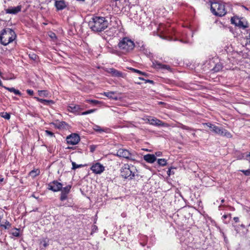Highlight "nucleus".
<instances>
[{
	"instance_id": "obj_1",
	"label": "nucleus",
	"mask_w": 250,
	"mask_h": 250,
	"mask_svg": "<svg viewBox=\"0 0 250 250\" xmlns=\"http://www.w3.org/2000/svg\"><path fill=\"white\" fill-rule=\"evenodd\" d=\"M108 25V21L104 17H95L89 21V27L94 32H102L105 29Z\"/></svg>"
},
{
	"instance_id": "obj_2",
	"label": "nucleus",
	"mask_w": 250,
	"mask_h": 250,
	"mask_svg": "<svg viewBox=\"0 0 250 250\" xmlns=\"http://www.w3.org/2000/svg\"><path fill=\"white\" fill-rule=\"evenodd\" d=\"M117 46L123 54H126L133 50L135 44L131 39L125 37L120 40Z\"/></svg>"
},
{
	"instance_id": "obj_3",
	"label": "nucleus",
	"mask_w": 250,
	"mask_h": 250,
	"mask_svg": "<svg viewBox=\"0 0 250 250\" xmlns=\"http://www.w3.org/2000/svg\"><path fill=\"white\" fill-rule=\"evenodd\" d=\"M16 35L12 29L6 28L1 31L0 35V42L6 46L15 40Z\"/></svg>"
},
{
	"instance_id": "obj_4",
	"label": "nucleus",
	"mask_w": 250,
	"mask_h": 250,
	"mask_svg": "<svg viewBox=\"0 0 250 250\" xmlns=\"http://www.w3.org/2000/svg\"><path fill=\"white\" fill-rule=\"evenodd\" d=\"M137 172L136 167L132 165L124 164L121 169V176L128 180L133 179L136 175H137Z\"/></svg>"
},
{
	"instance_id": "obj_5",
	"label": "nucleus",
	"mask_w": 250,
	"mask_h": 250,
	"mask_svg": "<svg viewBox=\"0 0 250 250\" xmlns=\"http://www.w3.org/2000/svg\"><path fill=\"white\" fill-rule=\"evenodd\" d=\"M210 10L214 15L219 17L224 16L227 13L225 5L219 2H211Z\"/></svg>"
},
{
	"instance_id": "obj_6",
	"label": "nucleus",
	"mask_w": 250,
	"mask_h": 250,
	"mask_svg": "<svg viewBox=\"0 0 250 250\" xmlns=\"http://www.w3.org/2000/svg\"><path fill=\"white\" fill-rule=\"evenodd\" d=\"M231 22L240 28L244 29L248 27L247 22L242 18H239L238 17H233L231 19Z\"/></svg>"
},
{
	"instance_id": "obj_7",
	"label": "nucleus",
	"mask_w": 250,
	"mask_h": 250,
	"mask_svg": "<svg viewBox=\"0 0 250 250\" xmlns=\"http://www.w3.org/2000/svg\"><path fill=\"white\" fill-rule=\"evenodd\" d=\"M115 155L118 157H123L128 160H133L131 153L125 149L120 148L118 149Z\"/></svg>"
},
{
	"instance_id": "obj_8",
	"label": "nucleus",
	"mask_w": 250,
	"mask_h": 250,
	"mask_svg": "<svg viewBox=\"0 0 250 250\" xmlns=\"http://www.w3.org/2000/svg\"><path fill=\"white\" fill-rule=\"evenodd\" d=\"M105 71L109 74L112 77L124 78L126 77V74L121 71H119L113 68H108L105 69Z\"/></svg>"
},
{
	"instance_id": "obj_9",
	"label": "nucleus",
	"mask_w": 250,
	"mask_h": 250,
	"mask_svg": "<svg viewBox=\"0 0 250 250\" xmlns=\"http://www.w3.org/2000/svg\"><path fill=\"white\" fill-rule=\"evenodd\" d=\"M63 185L56 180L50 182L48 185V189L54 192L60 191L62 189Z\"/></svg>"
},
{
	"instance_id": "obj_10",
	"label": "nucleus",
	"mask_w": 250,
	"mask_h": 250,
	"mask_svg": "<svg viewBox=\"0 0 250 250\" xmlns=\"http://www.w3.org/2000/svg\"><path fill=\"white\" fill-rule=\"evenodd\" d=\"M67 143L71 145H75L80 141V136L75 133L72 134L66 137Z\"/></svg>"
},
{
	"instance_id": "obj_11",
	"label": "nucleus",
	"mask_w": 250,
	"mask_h": 250,
	"mask_svg": "<svg viewBox=\"0 0 250 250\" xmlns=\"http://www.w3.org/2000/svg\"><path fill=\"white\" fill-rule=\"evenodd\" d=\"M213 128H214L213 130V132L217 135L222 136H226L227 138H230L231 137V134L227 130L224 129L222 127H219L216 125V126L214 127Z\"/></svg>"
},
{
	"instance_id": "obj_12",
	"label": "nucleus",
	"mask_w": 250,
	"mask_h": 250,
	"mask_svg": "<svg viewBox=\"0 0 250 250\" xmlns=\"http://www.w3.org/2000/svg\"><path fill=\"white\" fill-rule=\"evenodd\" d=\"M71 185H68L66 187L62 188L61 189V193L60 195V200L62 201H64L67 198V195L69 193L71 188Z\"/></svg>"
},
{
	"instance_id": "obj_13",
	"label": "nucleus",
	"mask_w": 250,
	"mask_h": 250,
	"mask_svg": "<svg viewBox=\"0 0 250 250\" xmlns=\"http://www.w3.org/2000/svg\"><path fill=\"white\" fill-rule=\"evenodd\" d=\"M91 170L96 174H101L104 170V167L100 163H97L92 166Z\"/></svg>"
},
{
	"instance_id": "obj_14",
	"label": "nucleus",
	"mask_w": 250,
	"mask_h": 250,
	"mask_svg": "<svg viewBox=\"0 0 250 250\" xmlns=\"http://www.w3.org/2000/svg\"><path fill=\"white\" fill-rule=\"evenodd\" d=\"M147 120L148 123L153 125L164 126L165 125L162 121L154 117H150Z\"/></svg>"
},
{
	"instance_id": "obj_15",
	"label": "nucleus",
	"mask_w": 250,
	"mask_h": 250,
	"mask_svg": "<svg viewBox=\"0 0 250 250\" xmlns=\"http://www.w3.org/2000/svg\"><path fill=\"white\" fill-rule=\"evenodd\" d=\"M21 6L19 5L16 7H10L5 9L6 14H16L21 11Z\"/></svg>"
},
{
	"instance_id": "obj_16",
	"label": "nucleus",
	"mask_w": 250,
	"mask_h": 250,
	"mask_svg": "<svg viewBox=\"0 0 250 250\" xmlns=\"http://www.w3.org/2000/svg\"><path fill=\"white\" fill-rule=\"evenodd\" d=\"M55 6L58 10H62L66 7L67 4L63 0H55Z\"/></svg>"
},
{
	"instance_id": "obj_17",
	"label": "nucleus",
	"mask_w": 250,
	"mask_h": 250,
	"mask_svg": "<svg viewBox=\"0 0 250 250\" xmlns=\"http://www.w3.org/2000/svg\"><path fill=\"white\" fill-rule=\"evenodd\" d=\"M144 160L149 163H153L156 160V157L154 154H147L143 157Z\"/></svg>"
},
{
	"instance_id": "obj_18",
	"label": "nucleus",
	"mask_w": 250,
	"mask_h": 250,
	"mask_svg": "<svg viewBox=\"0 0 250 250\" xmlns=\"http://www.w3.org/2000/svg\"><path fill=\"white\" fill-rule=\"evenodd\" d=\"M80 105L74 104H70L67 106V110L71 112L77 113L81 110Z\"/></svg>"
},
{
	"instance_id": "obj_19",
	"label": "nucleus",
	"mask_w": 250,
	"mask_h": 250,
	"mask_svg": "<svg viewBox=\"0 0 250 250\" xmlns=\"http://www.w3.org/2000/svg\"><path fill=\"white\" fill-rule=\"evenodd\" d=\"M34 98L35 99H36L37 101L42 103L44 105H50L55 103L54 101L53 100L42 99H40V98L36 97H35Z\"/></svg>"
},
{
	"instance_id": "obj_20",
	"label": "nucleus",
	"mask_w": 250,
	"mask_h": 250,
	"mask_svg": "<svg viewBox=\"0 0 250 250\" xmlns=\"http://www.w3.org/2000/svg\"><path fill=\"white\" fill-rule=\"evenodd\" d=\"M153 65H155L156 68L166 69L168 70L170 69V67L169 65L163 64L157 62H156V63H153Z\"/></svg>"
},
{
	"instance_id": "obj_21",
	"label": "nucleus",
	"mask_w": 250,
	"mask_h": 250,
	"mask_svg": "<svg viewBox=\"0 0 250 250\" xmlns=\"http://www.w3.org/2000/svg\"><path fill=\"white\" fill-rule=\"evenodd\" d=\"M4 88L11 92H13L15 95H20V96H21V92L19 90L16 89L14 87L10 88V87L4 86Z\"/></svg>"
},
{
	"instance_id": "obj_22",
	"label": "nucleus",
	"mask_w": 250,
	"mask_h": 250,
	"mask_svg": "<svg viewBox=\"0 0 250 250\" xmlns=\"http://www.w3.org/2000/svg\"><path fill=\"white\" fill-rule=\"evenodd\" d=\"M114 94H115L114 92L110 91V92H104V94L105 96H106L107 97H108L110 99H113V100H117L118 98L116 96H114Z\"/></svg>"
},
{
	"instance_id": "obj_23",
	"label": "nucleus",
	"mask_w": 250,
	"mask_h": 250,
	"mask_svg": "<svg viewBox=\"0 0 250 250\" xmlns=\"http://www.w3.org/2000/svg\"><path fill=\"white\" fill-rule=\"evenodd\" d=\"M40 172V171L38 169H34L29 172V175L33 178H34L39 175Z\"/></svg>"
},
{
	"instance_id": "obj_24",
	"label": "nucleus",
	"mask_w": 250,
	"mask_h": 250,
	"mask_svg": "<svg viewBox=\"0 0 250 250\" xmlns=\"http://www.w3.org/2000/svg\"><path fill=\"white\" fill-rule=\"evenodd\" d=\"M66 126H67V124L65 122H61L56 125V127L59 129L65 128Z\"/></svg>"
},
{
	"instance_id": "obj_25",
	"label": "nucleus",
	"mask_w": 250,
	"mask_h": 250,
	"mask_svg": "<svg viewBox=\"0 0 250 250\" xmlns=\"http://www.w3.org/2000/svg\"><path fill=\"white\" fill-rule=\"evenodd\" d=\"M11 234L15 237L20 236V229L17 228H14L11 231Z\"/></svg>"
},
{
	"instance_id": "obj_26",
	"label": "nucleus",
	"mask_w": 250,
	"mask_h": 250,
	"mask_svg": "<svg viewBox=\"0 0 250 250\" xmlns=\"http://www.w3.org/2000/svg\"><path fill=\"white\" fill-rule=\"evenodd\" d=\"M157 163L159 166L162 167L166 166L167 164V160L165 159H158Z\"/></svg>"
},
{
	"instance_id": "obj_27",
	"label": "nucleus",
	"mask_w": 250,
	"mask_h": 250,
	"mask_svg": "<svg viewBox=\"0 0 250 250\" xmlns=\"http://www.w3.org/2000/svg\"><path fill=\"white\" fill-rule=\"evenodd\" d=\"M93 128L95 131L99 133H102L105 131L104 130L102 129L100 126L95 125H94Z\"/></svg>"
},
{
	"instance_id": "obj_28",
	"label": "nucleus",
	"mask_w": 250,
	"mask_h": 250,
	"mask_svg": "<svg viewBox=\"0 0 250 250\" xmlns=\"http://www.w3.org/2000/svg\"><path fill=\"white\" fill-rule=\"evenodd\" d=\"M204 126H207L208 127L211 131L213 132V130H214L213 128L214 127H215L216 125H215L212 124L210 123H207L203 124Z\"/></svg>"
},
{
	"instance_id": "obj_29",
	"label": "nucleus",
	"mask_w": 250,
	"mask_h": 250,
	"mask_svg": "<svg viewBox=\"0 0 250 250\" xmlns=\"http://www.w3.org/2000/svg\"><path fill=\"white\" fill-rule=\"evenodd\" d=\"M0 115L1 117L7 120H9L10 118V115L8 113L3 112H1Z\"/></svg>"
},
{
	"instance_id": "obj_30",
	"label": "nucleus",
	"mask_w": 250,
	"mask_h": 250,
	"mask_svg": "<svg viewBox=\"0 0 250 250\" xmlns=\"http://www.w3.org/2000/svg\"><path fill=\"white\" fill-rule=\"evenodd\" d=\"M38 93L40 96L44 97H47L48 94V92L46 90H39Z\"/></svg>"
},
{
	"instance_id": "obj_31",
	"label": "nucleus",
	"mask_w": 250,
	"mask_h": 250,
	"mask_svg": "<svg viewBox=\"0 0 250 250\" xmlns=\"http://www.w3.org/2000/svg\"><path fill=\"white\" fill-rule=\"evenodd\" d=\"M0 226L3 227L4 229H8L11 226V224L8 221H6L5 224H1Z\"/></svg>"
},
{
	"instance_id": "obj_32",
	"label": "nucleus",
	"mask_w": 250,
	"mask_h": 250,
	"mask_svg": "<svg viewBox=\"0 0 250 250\" xmlns=\"http://www.w3.org/2000/svg\"><path fill=\"white\" fill-rule=\"evenodd\" d=\"M130 70H131L132 72L137 73L139 74L143 75H146V74L145 72H143L138 69H136L134 68L130 67L129 68Z\"/></svg>"
},
{
	"instance_id": "obj_33",
	"label": "nucleus",
	"mask_w": 250,
	"mask_h": 250,
	"mask_svg": "<svg viewBox=\"0 0 250 250\" xmlns=\"http://www.w3.org/2000/svg\"><path fill=\"white\" fill-rule=\"evenodd\" d=\"M222 69V66L221 64H217L214 67L213 70L215 72L219 71Z\"/></svg>"
},
{
	"instance_id": "obj_34",
	"label": "nucleus",
	"mask_w": 250,
	"mask_h": 250,
	"mask_svg": "<svg viewBox=\"0 0 250 250\" xmlns=\"http://www.w3.org/2000/svg\"><path fill=\"white\" fill-rule=\"evenodd\" d=\"M72 169H76V168L81 167H83L82 165H77L75 162H73L72 163Z\"/></svg>"
},
{
	"instance_id": "obj_35",
	"label": "nucleus",
	"mask_w": 250,
	"mask_h": 250,
	"mask_svg": "<svg viewBox=\"0 0 250 250\" xmlns=\"http://www.w3.org/2000/svg\"><path fill=\"white\" fill-rule=\"evenodd\" d=\"M96 110V109H90V110H87L85 112H83L82 113V115H87V114H90V113H93L94 112H95V111Z\"/></svg>"
},
{
	"instance_id": "obj_36",
	"label": "nucleus",
	"mask_w": 250,
	"mask_h": 250,
	"mask_svg": "<svg viewBox=\"0 0 250 250\" xmlns=\"http://www.w3.org/2000/svg\"><path fill=\"white\" fill-rule=\"evenodd\" d=\"M45 132L46 135L49 136L50 137L54 136V134L49 130H46L45 131Z\"/></svg>"
},
{
	"instance_id": "obj_37",
	"label": "nucleus",
	"mask_w": 250,
	"mask_h": 250,
	"mask_svg": "<svg viewBox=\"0 0 250 250\" xmlns=\"http://www.w3.org/2000/svg\"><path fill=\"white\" fill-rule=\"evenodd\" d=\"M241 171L246 176L250 175V169L248 170H243Z\"/></svg>"
},
{
	"instance_id": "obj_38",
	"label": "nucleus",
	"mask_w": 250,
	"mask_h": 250,
	"mask_svg": "<svg viewBox=\"0 0 250 250\" xmlns=\"http://www.w3.org/2000/svg\"><path fill=\"white\" fill-rule=\"evenodd\" d=\"M98 230V227L96 225H93L92 227V231L91 233L96 232Z\"/></svg>"
},
{
	"instance_id": "obj_39",
	"label": "nucleus",
	"mask_w": 250,
	"mask_h": 250,
	"mask_svg": "<svg viewBox=\"0 0 250 250\" xmlns=\"http://www.w3.org/2000/svg\"><path fill=\"white\" fill-rule=\"evenodd\" d=\"M4 210L3 209L0 208V222H1V220L3 216Z\"/></svg>"
},
{
	"instance_id": "obj_40",
	"label": "nucleus",
	"mask_w": 250,
	"mask_h": 250,
	"mask_svg": "<svg viewBox=\"0 0 250 250\" xmlns=\"http://www.w3.org/2000/svg\"><path fill=\"white\" fill-rule=\"evenodd\" d=\"M49 37L52 39L54 40L56 39V34L54 33L51 32L49 34Z\"/></svg>"
},
{
	"instance_id": "obj_41",
	"label": "nucleus",
	"mask_w": 250,
	"mask_h": 250,
	"mask_svg": "<svg viewBox=\"0 0 250 250\" xmlns=\"http://www.w3.org/2000/svg\"><path fill=\"white\" fill-rule=\"evenodd\" d=\"M29 57L31 59H32L33 60H36L37 58V56L34 54H33L32 55L30 54Z\"/></svg>"
},
{
	"instance_id": "obj_42",
	"label": "nucleus",
	"mask_w": 250,
	"mask_h": 250,
	"mask_svg": "<svg viewBox=\"0 0 250 250\" xmlns=\"http://www.w3.org/2000/svg\"><path fill=\"white\" fill-rule=\"evenodd\" d=\"M41 243L42 244L43 246L45 248L48 245L47 242L45 240H43Z\"/></svg>"
},
{
	"instance_id": "obj_43",
	"label": "nucleus",
	"mask_w": 250,
	"mask_h": 250,
	"mask_svg": "<svg viewBox=\"0 0 250 250\" xmlns=\"http://www.w3.org/2000/svg\"><path fill=\"white\" fill-rule=\"evenodd\" d=\"M95 149H96L95 146H94V145L90 146V152H93L95 151Z\"/></svg>"
},
{
	"instance_id": "obj_44",
	"label": "nucleus",
	"mask_w": 250,
	"mask_h": 250,
	"mask_svg": "<svg viewBox=\"0 0 250 250\" xmlns=\"http://www.w3.org/2000/svg\"><path fill=\"white\" fill-rule=\"evenodd\" d=\"M26 92L30 96H32L34 94V91L33 90H31V89H27L26 90Z\"/></svg>"
},
{
	"instance_id": "obj_45",
	"label": "nucleus",
	"mask_w": 250,
	"mask_h": 250,
	"mask_svg": "<svg viewBox=\"0 0 250 250\" xmlns=\"http://www.w3.org/2000/svg\"><path fill=\"white\" fill-rule=\"evenodd\" d=\"M247 44L250 45V33L247 38Z\"/></svg>"
},
{
	"instance_id": "obj_46",
	"label": "nucleus",
	"mask_w": 250,
	"mask_h": 250,
	"mask_svg": "<svg viewBox=\"0 0 250 250\" xmlns=\"http://www.w3.org/2000/svg\"><path fill=\"white\" fill-rule=\"evenodd\" d=\"M162 154V153L160 151H157L155 152V156H161Z\"/></svg>"
},
{
	"instance_id": "obj_47",
	"label": "nucleus",
	"mask_w": 250,
	"mask_h": 250,
	"mask_svg": "<svg viewBox=\"0 0 250 250\" xmlns=\"http://www.w3.org/2000/svg\"><path fill=\"white\" fill-rule=\"evenodd\" d=\"M89 102L91 103H93V104H97V103H99V102L98 101L95 100H90V101H89Z\"/></svg>"
},
{
	"instance_id": "obj_48",
	"label": "nucleus",
	"mask_w": 250,
	"mask_h": 250,
	"mask_svg": "<svg viewBox=\"0 0 250 250\" xmlns=\"http://www.w3.org/2000/svg\"><path fill=\"white\" fill-rule=\"evenodd\" d=\"M185 130H194V129L191 128H190L188 126H186V127L185 128Z\"/></svg>"
},
{
	"instance_id": "obj_49",
	"label": "nucleus",
	"mask_w": 250,
	"mask_h": 250,
	"mask_svg": "<svg viewBox=\"0 0 250 250\" xmlns=\"http://www.w3.org/2000/svg\"><path fill=\"white\" fill-rule=\"evenodd\" d=\"M112 52L114 54L119 55V51L117 50H113Z\"/></svg>"
},
{
	"instance_id": "obj_50",
	"label": "nucleus",
	"mask_w": 250,
	"mask_h": 250,
	"mask_svg": "<svg viewBox=\"0 0 250 250\" xmlns=\"http://www.w3.org/2000/svg\"><path fill=\"white\" fill-rule=\"evenodd\" d=\"M146 81V83H153V81L152 80H145Z\"/></svg>"
},
{
	"instance_id": "obj_51",
	"label": "nucleus",
	"mask_w": 250,
	"mask_h": 250,
	"mask_svg": "<svg viewBox=\"0 0 250 250\" xmlns=\"http://www.w3.org/2000/svg\"><path fill=\"white\" fill-rule=\"evenodd\" d=\"M233 220H234V221L236 223H237L239 221V218L237 217H234Z\"/></svg>"
},
{
	"instance_id": "obj_52",
	"label": "nucleus",
	"mask_w": 250,
	"mask_h": 250,
	"mask_svg": "<svg viewBox=\"0 0 250 250\" xmlns=\"http://www.w3.org/2000/svg\"><path fill=\"white\" fill-rule=\"evenodd\" d=\"M247 159L250 162V153L247 155Z\"/></svg>"
},
{
	"instance_id": "obj_53",
	"label": "nucleus",
	"mask_w": 250,
	"mask_h": 250,
	"mask_svg": "<svg viewBox=\"0 0 250 250\" xmlns=\"http://www.w3.org/2000/svg\"><path fill=\"white\" fill-rule=\"evenodd\" d=\"M180 42H182L185 43H187L188 42V41H184L183 40H181Z\"/></svg>"
},
{
	"instance_id": "obj_54",
	"label": "nucleus",
	"mask_w": 250,
	"mask_h": 250,
	"mask_svg": "<svg viewBox=\"0 0 250 250\" xmlns=\"http://www.w3.org/2000/svg\"><path fill=\"white\" fill-rule=\"evenodd\" d=\"M186 125H181V128H182L183 129H185V128L186 127Z\"/></svg>"
},
{
	"instance_id": "obj_55",
	"label": "nucleus",
	"mask_w": 250,
	"mask_h": 250,
	"mask_svg": "<svg viewBox=\"0 0 250 250\" xmlns=\"http://www.w3.org/2000/svg\"><path fill=\"white\" fill-rule=\"evenodd\" d=\"M186 125H181V128H182L183 129H185V128L186 127Z\"/></svg>"
},
{
	"instance_id": "obj_56",
	"label": "nucleus",
	"mask_w": 250,
	"mask_h": 250,
	"mask_svg": "<svg viewBox=\"0 0 250 250\" xmlns=\"http://www.w3.org/2000/svg\"><path fill=\"white\" fill-rule=\"evenodd\" d=\"M0 86H2L3 87H4V86H3L2 83L0 80Z\"/></svg>"
},
{
	"instance_id": "obj_57",
	"label": "nucleus",
	"mask_w": 250,
	"mask_h": 250,
	"mask_svg": "<svg viewBox=\"0 0 250 250\" xmlns=\"http://www.w3.org/2000/svg\"><path fill=\"white\" fill-rule=\"evenodd\" d=\"M223 217L224 218V219H226L227 218V215H224L223 216Z\"/></svg>"
},
{
	"instance_id": "obj_58",
	"label": "nucleus",
	"mask_w": 250,
	"mask_h": 250,
	"mask_svg": "<svg viewBox=\"0 0 250 250\" xmlns=\"http://www.w3.org/2000/svg\"><path fill=\"white\" fill-rule=\"evenodd\" d=\"M139 79L141 80H143V81H145L146 80L145 79H144L143 78H141V77H139Z\"/></svg>"
},
{
	"instance_id": "obj_59",
	"label": "nucleus",
	"mask_w": 250,
	"mask_h": 250,
	"mask_svg": "<svg viewBox=\"0 0 250 250\" xmlns=\"http://www.w3.org/2000/svg\"><path fill=\"white\" fill-rule=\"evenodd\" d=\"M3 178H0V183L3 182Z\"/></svg>"
},
{
	"instance_id": "obj_60",
	"label": "nucleus",
	"mask_w": 250,
	"mask_h": 250,
	"mask_svg": "<svg viewBox=\"0 0 250 250\" xmlns=\"http://www.w3.org/2000/svg\"><path fill=\"white\" fill-rule=\"evenodd\" d=\"M243 7L247 10H248V9L247 7H246L245 6H243Z\"/></svg>"
},
{
	"instance_id": "obj_61",
	"label": "nucleus",
	"mask_w": 250,
	"mask_h": 250,
	"mask_svg": "<svg viewBox=\"0 0 250 250\" xmlns=\"http://www.w3.org/2000/svg\"><path fill=\"white\" fill-rule=\"evenodd\" d=\"M224 202V199H222V200H221V203L222 204V203H223Z\"/></svg>"
},
{
	"instance_id": "obj_62",
	"label": "nucleus",
	"mask_w": 250,
	"mask_h": 250,
	"mask_svg": "<svg viewBox=\"0 0 250 250\" xmlns=\"http://www.w3.org/2000/svg\"><path fill=\"white\" fill-rule=\"evenodd\" d=\"M192 135H193V136H195V133H192Z\"/></svg>"
},
{
	"instance_id": "obj_63",
	"label": "nucleus",
	"mask_w": 250,
	"mask_h": 250,
	"mask_svg": "<svg viewBox=\"0 0 250 250\" xmlns=\"http://www.w3.org/2000/svg\"><path fill=\"white\" fill-rule=\"evenodd\" d=\"M141 244L143 246H145V244H143V243H141Z\"/></svg>"
},
{
	"instance_id": "obj_64",
	"label": "nucleus",
	"mask_w": 250,
	"mask_h": 250,
	"mask_svg": "<svg viewBox=\"0 0 250 250\" xmlns=\"http://www.w3.org/2000/svg\"><path fill=\"white\" fill-rule=\"evenodd\" d=\"M4 209H7V207H4Z\"/></svg>"
}]
</instances>
